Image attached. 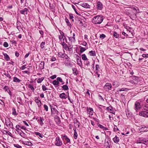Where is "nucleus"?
I'll return each mask as SVG.
<instances>
[{
    "instance_id": "1",
    "label": "nucleus",
    "mask_w": 148,
    "mask_h": 148,
    "mask_svg": "<svg viewBox=\"0 0 148 148\" xmlns=\"http://www.w3.org/2000/svg\"><path fill=\"white\" fill-rule=\"evenodd\" d=\"M103 18L101 16H94L92 19V22L95 24H101L103 21Z\"/></svg>"
},
{
    "instance_id": "2",
    "label": "nucleus",
    "mask_w": 148,
    "mask_h": 148,
    "mask_svg": "<svg viewBox=\"0 0 148 148\" xmlns=\"http://www.w3.org/2000/svg\"><path fill=\"white\" fill-rule=\"evenodd\" d=\"M5 124L9 128H13V125L12 123L10 121L9 119H5Z\"/></svg>"
},
{
    "instance_id": "3",
    "label": "nucleus",
    "mask_w": 148,
    "mask_h": 148,
    "mask_svg": "<svg viewBox=\"0 0 148 148\" xmlns=\"http://www.w3.org/2000/svg\"><path fill=\"white\" fill-rule=\"evenodd\" d=\"M55 144L56 145L58 146H60L62 145V143L59 137L56 138Z\"/></svg>"
},
{
    "instance_id": "4",
    "label": "nucleus",
    "mask_w": 148,
    "mask_h": 148,
    "mask_svg": "<svg viewBox=\"0 0 148 148\" xmlns=\"http://www.w3.org/2000/svg\"><path fill=\"white\" fill-rule=\"evenodd\" d=\"M112 87L111 84L110 83H106L104 86V88L106 91L111 90Z\"/></svg>"
},
{
    "instance_id": "5",
    "label": "nucleus",
    "mask_w": 148,
    "mask_h": 148,
    "mask_svg": "<svg viewBox=\"0 0 148 148\" xmlns=\"http://www.w3.org/2000/svg\"><path fill=\"white\" fill-rule=\"evenodd\" d=\"M141 108L140 103L136 101L135 103L134 109L136 111H137L139 110Z\"/></svg>"
},
{
    "instance_id": "6",
    "label": "nucleus",
    "mask_w": 148,
    "mask_h": 148,
    "mask_svg": "<svg viewBox=\"0 0 148 148\" xmlns=\"http://www.w3.org/2000/svg\"><path fill=\"white\" fill-rule=\"evenodd\" d=\"M64 64L65 65L70 67H71L73 66V65L71 62L70 59L65 60L64 61Z\"/></svg>"
},
{
    "instance_id": "7",
    "label": "nucleus",
    "mask_w": 148,
    "mask_h": 148,
    "mask_svg": "<svg viewBox=\"0 0 148 148\" xmlns=\"http://www.w3.org/2000/svg\"><path fill=\"white\" fill-rule=\"evenodd\" d=\"M16 27L19 31H20L21 29H23V25L22 24L20 21H18L16 23Z\"/></svg>"
},
{
    "instance_id": "8",
    "label": "nucleus",
    "mask_w": 148,
    "mask_h": 148,
    "mask_svg": "<svg viewBox=\"0 0 148 148\" xmlns=\"http://www.w3.org/2000/svg\"><path fill=\"white\" fill-rule=\"evenodd\" d=\"M97 8L99 10H102L103 8V5L102 3L100 1H98L97 3Z\"/></svg>"
},
{
    "instance_id": "9",
    "label": "nucleus",
    "mask_w": 148,
    "mask_h": 148,
    "mask_svg": "<svg viewBox=\"0 0 148 148\" xmlns=\"http://www.w3.org/2000/svg\"><path fill=\"white\" fill-rule=\"evenodd\" d=\"M139 129L140 132H144L148 131V127L144 126L139 128Z\"/></svg>"
},
{
    "instance_id": "10",
    "label": "nucleus",
    "mask_w": 148,
    "mask_h": 148,
    "mask_svg": "<svg viewBox=\"0 0 148 148\" xmlns=\"http://www.w3.org/2000/svg\"><path fill=\"white\" fill-rule=\"evenodd\" d=\"M139 115L145 117H148V112L146 111H144L140 113Z\"/></svg>"
},
{
    "instance_id": "11",
    "label": "nucleus",
    "mask_w": 148,
    "mask_h": 148,
    "mask_svg": "<svg viewBox=\"0 0 148 148\" xmlns=\"http://www.w3.org/2000/svg\"><path fill=\"white\" fill-rule=\"evenodd\" d=\"M51 113L53 114H54V115H59L60 113L55 108L52 109L51 108Z\"/></svg>"
},
{
    "instance_id": "12",
    "label": "nucleus",
    "mask_w": 148,
    "mask_h": 148,
    "mask_svg": "<svg viewBox=\"0 0 148 148\" xmlns=\"http://www.w3.org/2000/svg\"><path fill=\"white\" fill-rule=\"evenodd\" d=\"M39 97H36L35 98V101L37 105H38V106L39 107L41 106V102L40 101V100H39Z\"/></svg>"
},
{
    "instance_id": "13",
    "label": "nucleus",
    "mask_w": 148,
    "mask_h": 148,
    "mask_svg": "<svg viewBox=\"0 0 148 148\" xmlns=\"http://www.w3.org/2000/svg\"><path fill=\"white\" fill-rule=\"evenodd\" d=\"M4 89L5 90V91L9 93L11 97H12V93L8 86H5L4 88Z\"/></svg>"
},
{
    "instance_id": "14",
    "label": "nucleus",
    "mask_w": 148,
    "mask_h": 148,
    "mask_svg": "<svg viewBox=\"0 0 148 148\" xmlns=\"http://www.w3.org/2000/svg\"><path fill=\"white\" fill-rule=\"evenodd\" d=\"M80 5L82 7L86 8H90V5L86 3H81Z\"/></svg>"
},
{
    "instance_id": "15",
    "label": "nucleus",
    "mask_w": 148,
    "mask_h": 148,
    "mask_svg": "<svg viewBox=\"0 0 148 148\" xmlns=\"http://www.w3.org/2000/svg\"><path fill=\"white\" fill-rule=\"evenodd\" d=\"M87 113L90 115L91 116L92 115H93V110L92 108H87Z\"/></svg>"
},
{
    "instance_id": "16",
    "label": "nucleus",
    "mask_w": 148,
    "mask_h": 148,
    "mask_svg": "<svg viewBox=\"0 0 148 148\" xmlns=\"http://www.w3.org/2000/svg\"><path fill=\"white\" fill-rule=\"evenodd\" d=\"M55 120L58 125H59L60 123V118L58 116H56L55 117Z\"/></svg>"
},
{
    "instance_id": "17",
    "label": "nucleus",
    "mask_w": 148,
    "mask_h": 148,
    "mask_svg": "<svg viewBox=\"0 0 148 148\" xmlns=\"http://www.w3.org/2000/svg\"><path fill=\"white\" fill-rule=\"evenodd\" d=\"M28 9L27 8H25L23 10L20 11V12L21 14H27V11Z\"/></svg>"
},
{
    "instance_id": "18",
    "label": "nucleus",
    "mask_w": 148,
    "mask_h": 148,
    "mask_svg": "<svg viewBox=\"0 0 148 148\" xmlns=\"http://www.w3.org/2000/svg\"><path fill=\"white\" fill-rule=\"evenodd\" d=\"M52 84L55 87H57L59 86V82L56 80H54L53 81Z\"/></svg>"
},
{
    "instance_id": "19",
    "label": "nucleus",
    "mask_w": 148,
    "mask_h": 148,
    "mask_svg": "<svg viewBox=\"0 0 148 148\" xmlns=\"http://www.w3.org/2000/svg\"><path fill=\"white\" fill-rule=\"evenodd\" d=\"M59 97L61 99H66V94L64 92L60 94L59 95Z\"/></svg>"
},
{
    "instance_id": "20",
    "label": "nucleus",
    "mask_w": 148,
    "mask_h": 148,
    "mask_svg": "<svg viewBox=\"0 0 148 148\" xmlns=\"http://www.w3.org/2000/svg\"><path fill=\"white\" fill-rule=\"evenodd\" d=\"M72 70L73 71V73L74 75H77L78 74V71L76 68H72Z\"/></svg>"
},
{
    "instance_id": "21",
    "label": "nucleus",
    "mask_w": 148,
    "mask_h": 148,
    "mask_svg": "<svg viewBox=\"0 0 148 148\" xmlns=\"http://www.w3.org/2000/svg\"><path fill=\"white\" fill-rule=\"evenodd\" d=\"M73 130L74 132L73 135V137L74 139H76L77 136V134L76 132V130L75 128H73Z\"/></svg>"
},
{
    "instance_id": "22",
    "label": "nucleus",
    "mask_w": 148,
    "mask_h": 148,
    "mask_svg": "<svg viewBox=\"0 0 148 148\" xmlns=\"http://www.w3.org/2000/svg\"><path fill=\"white\" fill-rule=\"evenodd\" d=\"M44 62H41L39 64V68L40 69H42L44 68Z\"/></svg>"
},
{
    "instance_id": "23",
    "label": "nucleus",
    "mask_w": 148,
    "mask_h": 148,
    "mask_svg": "<svg viewBox=\"0 0 148 148\" xmlns=\"http://www.w3.org/2000/svg\"><path fill=\"white\" fill-rule=\"evenodd\" d=\"M21 80L16 77H14L13 78V81L16 83H19Z\"/></svg>"
},
{
    "instance_id": "24",
    "label": "nucleus",
    "mask_w": 148,
    "mask_h": 148,
    "mask_svg": "<svg viewBox=\"0 0 148 148\" xmlns=\"http://www.w3.org/2000/svg\"><path fill=\"white\" fill-rule=\"evenodd\" d=\"M3 55L4 56L5 59V60L7 61H8L10 60V57L7 53H3Z\"/></svg>"
},
{
    "instance_id": "25",
    "label": "nucleus",
    "mask_w": 148,
    "mask_h": 148,
    "mask_svg": "<svg viewBox=\"0 0 148 148\" xmlns=\"http://www.w3.org/2000/svg\"><path fill=\"white\" fill-rule=\"evenodd\" d=\"M119 139L118 137H117L116 136L113 138V140L115 143H117L119 141Z\"/></svg>"
},
{
    "instance_id": "26",
    "label": "nucleus",
    "mask_w": 148,
    "mask_h": 148,
    "mask_svg": "<svg viewBox=\"0 0 148 148\" xmlns=\"http://www.w3.org/2000/svg\"><path fill=\"white\" fill-rule=\"evenodd\" d=\"M98 126L100 128H101L102 129H103V130H108V129L107 128H106L105 127H104L103 125L99 124L98 125Z\"/></svg>"
},
{
    "instance_id": "27",
    "label": "nucleus",
    "mask_w": 148,
    "mask_h": 148,
    "mask_svg": "<svg viewBox=\"0 0 148 148\" xmlns=\"http://www.w3.org/2000/svg\"><path fill=\"white\" fill-rule=\"evenodd\" d=\"M77 64L79 66H81L82 65V61L81 58L77 59Z\"/></svg>"
},
{
    "instance_id": "28",
    "label": "nucleus",
    "mask_w": 148,
    "mask_h": 148,
    "mask_svg": "<svg viewBox=\"0 0 148 148\" xmlns=\"http://www.w3.org/2000/svg\"><path fill=\"white\" fill-rule=\"evenodd\" d=\"M28 87L32 91V92H34V91L35 89L34 88L32 84H29L28 86Z\"/></svg>"
},
{
    "instance_id": "29",
    "label": "nucleus",
    "mask_w": 148,
    "mask_h": 148,
    "mask_svg": "<svg viewBox=\"0 0 148 148\" xmlns=\"http://www.w3.org/2000/svg\"><path fill=\"white\" fill-rule=\"evenodd\" d=\"M74 123L75 125L77 126L78 127H79L80 125V123L77 120V119L74 120Z\"/></svg>"
},
{
    "instance_id": "30",
    "label": "nucleus",
    "mask_w": 148,
    "mask_h": 148,
    "mask_svg": "<svg viewBox=\"0 0 148 148\" xmlns=\"http://www.w3.org/2000/svg\"><path fill=\"white\" fill-rule=\"evenodd\" d=\"M106 110L107 111H109L110 112L113 113L112 111V107H108L107 108Z\"/></svg>"
},
{
    "instance_id": "31",
    "label": "nucleus",
    "mask_w": 148,
    "mask_h": 148,
    "mask_svg": "<svg viewBox=\"0 0 148 148\" xmlns=\"http://www.w3.org/2000/svg\"><path fill=\"white\" fill-rule=\"evenodd\" d=\"M57 80L58 81V82H60L62 83V84H63L64 83V82L62 80L61 77H57Z\"/></svg>"
},
{
    "instance_id": "32",
    "label": "nucleus",
    "mask_w": 148,
    "mask_h": 148,
    "mask_svg": "<svg viewBox=\"0 0 148 148\" xmlns=\"http://www.w3.org/2000/svg\"><path fill=\"white\" fill-rule=\"evenodd\" d=\"M90 54V56H96V53L95 51H91L89 52Z\"/></svg>"
},
{
    "instance_id": "33",
    "label": "nucleus",
    "mask_w": 148,
    "mask_h": 148,
    "mask_svg": "<svg viewBox=\"0 0 148 148\" xmlns=\"http://www.w3.org/2000/svg\"><path fill=\"white\" fill-rule=\"evenodd\" d=\"M44 120V119L43 118L40 117V120H38V121H39L38 122L39 123L40 125H41V126L43 124V121Z\"/></svg>"
},
{
    "instance_id": "34",
    "label": "nucleus",
    "mask_w": 148,
    "mask_h": 148,
    "mask_svg": "<svg viewBox=\"0 0 148 148\" xmlns=\"http://www.w3.org/2000/svg\"><path fill=\"white\" fill-rule=\"evenodd\" d=\"M44 79V77H42L41 78H39L37 80V82L38 83H40L43 81Z\"/></svg>"
},
{
    "instance_id": "35",
    "label": "nucleus",
    "mask_w": 148,
    "mask_h": 148,
    "mask_svg": "<svg viewBox=\"0 0 148 148\" xmlns=\"http://www.w3.org/2000/svg\"><path fill=\"white\" fill-rule=\"evenodd\" d=\"M25 145H28L30 146H32V143L29 141H25L24 143Z\"/></svg>"
},
{
    "instance_id": "36",
    "label": "nucleus",
    "mask_w": 148,
    "mask_h": 148,
    "mask_svg": "<svg viewBox=\"0 0 148 148\" xmlns=\"http://www.w3.org/2000/svg\"><path fill=\"white\" fill-rule=\"evenodd\" d=\"M82 59L84 60H88V59L86 57V55L84 54L82 55Z\"/></svg>"
},
{
    "instance_id": "37",
    "label": "nucleus",
    "mask_w": 148,
    "mask_h": 148,
    "mask_svg": "<svg viewBox=\"0 0 148 148\" xmlns=\"http://www.w3.org/2000/svg\"><path fill=\"white\" fill-rule=\"evenodd\" d=\"M20 127V126L18 125H16V130L17 131V132L18 133L20 132H19V130H20L21 131V130L19 128Z\"/></svg>"
},
{
    "instance_id": "38",
    "label": "nucleus",
    "mask_w": 148,
    "mask_h": 148,
    "mask_svg": "<svg viewBox=\"0 0 148 148\" xmlns=\"http://www.w3.org/2000/svg\"><path fill=\"white\" fill-rule=\"evenodd\" d=\"M4 75L10 79H11V76H10L8 73L7 72L4 73Z\"/></svg>"
},
{
    "instance_id": "39",
    "label": "nucleus",
    "mask_w": 148,
    "mask_h": 148,
    "mask_svg": "<svg viewBox=\"0 0 148 148\" xmlns=\"http://www.w3.org/2000/svg\"><path fill=\"white\" fill-rule=\"evenodd\" d=\"M35 134L37 135L40 138H42L43 136V135L39 132H35Z\"/></svg>"
},
{
    "instance_id": "40",
    "label": "nucleus",
    "mask_w": 148,
    "mask_h": 148,
    "mask_svg": "<svg viewBox=\"0 0 148 148\" xmlns=\"http://www.w3.org/2000/svg\"><path fill=\"white\" fill-rule=\"evenodd\" d=\"M63 89L64 90H66L69 89V88L66 85H64L62 87Z\"/></svg>"
},
{
    "instance_id": "41",
    "label": "nucleus",
    "mask_w": 148,
    "mask_h": 148,
    "mask_svg": "<svg viewBox=\"0 0 148 148\" xmlns=\"http://www.w3.org/2000/svg\"><path fill=\"white\" fill-rule=\"evenodd\" d=\"M69 40L71 42H74L75 41V38L74 37H68Z\"/></svg>"
},
{
    "instance_id": "42",
    "label": "nucleus",
    "mask_w": 148,
    "mask_h": 148,
    "mask_svg": "<svg viewBox=\"0 0 148 148\" xmlns=\"http://www.w3.org/2000/svg\"><path fill=\"white\" fill-rule=\"evenodd\" d=\"M113 36L116 38H117L119 37V35L116 32H114L113 33Z\"/></svg>"
},
{
    "instance_id": "43",
    "label": "nucleus",
    "mask_w": 148,
    "mask_h": 148,
    "mask_svg": "<svg viewBox=\"0 0 148 148\" xmlns=\"http://www.w3.org/2000/svg\"><path fill=\"white\" fill-rule=\"evenodd\" d=\"M72 7L74 9V10L75 11V12L78 15H80V14H79V13H78L77 12V11L76 10V8H75V6L73 5H72Z\"/></svg>"
},
{
    "instance_id": "44",
    "label": "nucleus",
    "mask_w": 148,
    "mask_h": 148,
    "mask_svg": "<svg viewBox=\"0 0 148 148\" xmlns=\"http://www.w3.org/2000/svg\"><path fill=\"white\" fill-rule=\"evenodd\" d=\"M65 54L64 53H63L61 52H60L58 53V56L59 57L63 58Z\"/></svg>"
},
{
    "instance_id": "45",
    "label": "nucleus",
    "mask_w": 148,
    "mask_h": 148,
    "mask_svg": "<svg viewBox=\"0 0 148 148\" xmlns=\"http://www.w3.org/2000/svg\"><path fill=\"white\" fill-rule=\"evenodd\" d=\"M45 42H42L40 44V47L42 49H44L45 48Z\"/></svg>"
},
{
    "instance_id": "46",
    "label": "nucleus",
    "mask_w": 148,
    "mask_h": 148,
    "mask_svg": "<svg viewBox=\"0 0 148 148\" xmlns=\"http://www.w3.org/2000/svg\"><path fill=\"white\" fill-rule=\"evenodd\" d=\"M44 110H45L47 112L48 110V106L46 104L44 105Z\"/></svg>"
},
{
    "instance_id": "47",
    "label": "nucleus",
    "mask_w": 148,
    "mask_h": 148,
    "mask_svg": "<svg viewBox=\"0 0 148 148\" xmlns=\"http://www.w3.org/2000/svg\"><path fill=\"white\" fill-rule=\"evenodd\" d=\"M86 50V49L85 48L83 47H81L80 49V52L82 53L84 51Z\"/></svg>"
},
{
    "instance_id": "48",
    "label": "nucleus",
    "mask_w": 148,
    "mask_h": 148,
    "mask_svg": "<svg viewBox=\"0 0 148 148\" xmlns=\"http://www.w3.org/2000/svg\"><path fill=\"white\" fill-rule=\"evenodd\" d=\"M143 108L145 110L148 111V104H146L143 107Z\"/></svg>"
},
{
    "instance_id": "49",
    "label": "nucleus",
    "mask_w": 148,
    "mask_h": 148,
    "mask_svg": "<svg viewBox=\"0 0 148 148\" xmlns=\"http://www.w3.org/2000/svg\"><path fill=\"white\" fill-rule=\"evenodd\" d=\"M22 133L19 132L18 134H20L22 137H24L25 136V134L22 131H21Z\"/></svg>"
},
{
    "instance_id": "50",
    "label": "nucleus",
    "mask_w": 148,
    "mask_h": 148,
    "mask_svg": "<svg viewBox=\"0 0 148 148\" xmlns=\"http://www.w3.org/2000/svg\"><path fill=\"white\" fill-rule=\"evenodd\" d=\"M42 88L43 91H45L48 90V89L44 85H43L42 86Z\"/></svg>"
},
{
    "instance_id": "51",
    "label": "nucleus",
    "mask_w": 148,
    "mask_h": 148,
    "mask_svg": "<svg viewBox=\"0 0 148 148\" xmlns=\"http://www.w3.org/2000/svg\"><path fill=\"white\" fill-rule=\"evenodd\" d=\"M14 145L17 148H22V147L18 144H15Z\"/></svg>"
},
{
    "instance_id": "52",
    "label": "nucleus",
    "mask_w": 148,
    "mask_h": 148,
    "mask_svg": "<svg viewBox=\"0 0 148 148\" xmlns=\"http://www.w3.org/2000/svg\"><path fill=\"white\" fill-rule=\"evenodd\" d=\"M3 45L4 47H7L8 46V44L7 42H5L3 44Z\"/></svg>"
},
{
    "instance_id": "53",
    "label": "nucleus",
    "mask_w": 148,
    "mask_h": 148,
    "mask_svg": "<svg viewBox=\"0 0 148 148\" xmlns=\"http://www.w3.org/2000/svg\"><path fill=\"white\" fill-rule=\"evenodd\" d=\"M73 46H70L69 47H68V49H67L66 50H68L69 51H71L72 50Z\"/></svg>"
},
{
    "instance_id": "54",
    "label": "nucleus",
    "mask_w": 148,
    "mask_h": 148,
    "mask_svg": "<svg viewBox=\"0 0 148 148\" xmlns=\"http://www.w3.org/2000/svg\"><path fill=\"white\" fill-rule=\"evenodd\" d=\"M63 58H64L66 60H68L69 59H70V58L66 54H65V55L64 56Z\"/></svg>"
},
{
    "instance_id": "55",
    "label": "nucleus",
    "mask_w": 148,
    "mask_h": 148,
    "mask_svg": "<svg viewBox=\"0 0 148 148\" xmlns=\"http://www.w3.org/2000/svg\"><path fill=\"white\" fill-rule=\"evenodd\" d=\"M140 140L141 141H142L143 142H144L145 143H146L148 141L147 140L143 138H141Z\"/></svg>"
},
{
    "instance_id": "56",
    "label": "nucleus",
    "mask_w": 148,
    "mask_h": 148,
    "mask_svg": "<svg viewBox=\"0 0 148 148\" xmlns=\"http://www.w3.org/2000/svg\"><path fill=\"white\" fill-rule=\"evenodd\" d=\"M12 114L13 115H17V114L16 113V112L15 109H13Z\"/></svg>"
},
{
    "instance_id": "57",
    "label": "nucleus",
    "mask_w": 148,
    "mask_h": 148,
    "mask_svg": "<svg viewBox=\"0 0 148 148\" xmlns=\"http://www.w3.org/2000/svg\"><path fill=\"white\" fill-rule=\"evenodd\" d=\"M138 78L137 77H134L132 80H134L135 82H136V84L138 82Z\"/></svg>"
},
{
    "instance_id": "58",
    "label": "nucleus",
    "mask_w": 148,
    "mask_h": 148,
    "mask_svg": "<svg viewBox=\"0 0 148 148\" xmlns=\"http://www.w3.org/2000/svg\"><path fill=\"white\" fill-rule=\"evenodd\" d=\"M106 37V36L103 34H102L100 35V38L103 39Z\"/></svg>"
},
{
    "instance_id": "59",
    "label": "nucleus",
    "mask_w": 148,
    "mask_h": 148,
    "mask_svg": "<svg viewBox=\"0 0 148 148\" xmlns=\"http://www.w3.org/2000/svg\"><path fill=\"white\" fill-rule=\"evenodd\" d=\"M127 90V89L125 88H122L119 90L120 91H125L126 90Z\"/></svg>"
},
{
    "instance_id": "60",
    "label": "nucleus",
    "mask_w": 148,
    "mask_h": 148,
    "mask_svg": "<svg viewBox=\"0 0 148 148\" xmlns=\"http://www.w3.org/2000/svg\"><path fill=\"white\" fill-rule=\"evenodd\" d=\"M142 56L143 57L145 58H148V54H143L142 55Z\"/></svg>"
},
{
    "instance_id": "61",
    "label": "nucleus",
    "mask_w": 148,
    "mask_h": 148,
    "mask_svg": "<svg viewBox=\"0 0 148 148\" xmlns=\"http://www.w3.org/2000/svg\"><path fill=\"white\" fill-rule=\"evenodd\" d=\"M130 82L133 84H136V82H135L134 80H131L130 81Z\"/></svg>"
},
{
    "instance_id": "62",
    "label": "nucleus",
    "mask_w": 148,
    "mask_h": 148,
    "mask_svg": "<svg viewBox=\"0 0 148 148\" xmlns=\"http://www.w3.org/2000/svg\"><path fill=\"white\" fill-rule=\"evenodd\" d=\"M56 75H52V76H51L50 78L53 79H54L55 78H56Z\"/></svg>"
},
{
    "instance_id": "63",
    "label": "nucleus",
    "mask_w": 148,
    "mask_h": 148,
    "mask_svg": "<svg viewBox=\"0 0 148 148\" xmlns=\"http://www.w3.org/2000/svg\"><path fill=\"white\" fill-rule=\"evenodd\" d=\"M61 138L62 139H65L66 140L67 138H68L67 136L66 135H64L63 136L62 135Z\"/></svg>"
},
{
    "instance_id": "64",
    "label": "nucleus",
    "mask_w": 148,
    "mask_h": 148,
    "mask_svg": "<svg viewBox=\"0 0 148 148\" xmlns=\"http://www.w3.org/2000/svg\"><path fill=\"white\" fill-rule=\"evenodd\" d=\"M114 131H117L119 130V129L116 126H115L114 128Z\"/></svg>"
}]
</instances>
